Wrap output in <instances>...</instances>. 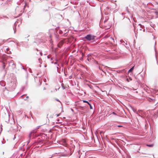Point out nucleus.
Masks as SVG:
<instances>
[{
    "label": "nucleus",
    "instance_id": "nucleus-1",
    "mask_svg": "<svg viewBox=\"0 0 158 158\" xmlns=\"http://www.w3.org/2000/svg\"><path fill=\"white\" fill-rule=\"evenodd\" d=\"M95 36L91 35H87L85 37V38L88 41H90L94 39Z\"/></svg>",
    "mask_w": 158,
    "mask_h": 158
},
{
    "label": "nucleus",
    "instance_id": "nucleus-2",
    "mask_svg": "<svg viewBox=\"0 0 158 158\" xmlns=\"http://www.w3.org/2000/svg\"><path fill=\"white\" fill-rule=\"evenodd\" d=\"M17 25V22H16L15 23L14 27L13 28V29H14V33H15V32H16V30H15V28H16V26Z\"/></svg>",
    "mask_w": 158,
    "mask_h": 158
},
{
    "label": "nucleus",
    "instance_id": "nucleus-3",
    "mask_svg": "<svg viewBox=\"0 0 158 158\" xmlns=\"http://www.w3.org/2000/svg\"><path fill=\"white\" fill-rule=\"evenodd\" d=\"M134 68V66H133L130 69H129V70L128 72H132Z\"/></svg>",
    "mask_w": 158,
    "mask_h": 158
},
{
    "label": "nucleus",
    "instance_id": "nucleus-4",
    "mask_svg": "<svg viewBox=\"0 0 158 158\" xmlns=\"http://www.w3.org/2000/svg\"><path fill=\"white\" fill-rule=\"evenodd\" d=\"M83 102H85V103H87L88 104V103H89L88 101H85V100H83Z\"/></svg>",
    "mask_w": 158,
    "mask_h": 158
},
{
    "label": "nucleus",
    "instance_id": "nucleus-5",
    "mask_svg": "<svg viewBox=\"0 0 158 158\" xmlns=\"http://www.w3.org/2000/svg\"><path fill=\"white\" fill-rule=\"evenodd\" d=\"M142 112V111L141 110L138 111L137 113L138 114L140 113L141 112Z\"/></svg>",
    "mask_w": 158,
    "mask_h": 158
},
{
    "label": "nucleus",
    "instance_id": "nucleus-6",
    "mask_svg": "<svg viewBox=\"0 0 158 158\" xmlns=\"http://www.w3.org/2000/svg\"><path fill=\"white\" fill-rule=\"evenodd\" d=\"M88 104L90 106V109H92V106H91V105L89 103H88Z\"/></svg>",
    "mask_w": 158,
    "mask_h": 158
},
{
    "label": "nucleus",
    "instance_id": "nucleus-7",
    "mask_svg": "<svg viewBox=\"0 0 158 158\" xmlns=\"http://www.w3.org/2000/svg\"><path fill=\"white\" fill-rule=\"evenodd\" d=\"M153 145L151 144V145H147V146L149 147H152V146Z\"/></svg>",
    "mask_w": 158,
    "mask_h": 158
},
{
    "label": "nucleus",
    "instance_id": "nucleus-8",
    "mask_svg": "<svg viewBox=\"0 0 158 158\" xmlns=\"http://www.w3.org/2000/svg\"><path fill=\"white\" fill-rule=\"evenodd\" d=\"M62 88L63 89H65V87L63 85L62 86Z\"/></svg>",
    "mask_w": 158,
    "mask_h": 158
},
{
    "label": "nucleus",
    "instance_id": "nucleus-9",
    "mask_svg": "<svg viewBox=\"0 0 158 158\" xmlns=\"http://www.w3.org/2000/svg\"><path fill=\"white\" fill-rule=\"evenodd\" d=\"M28 98V96H27L26 97V99H24V98H23V99H24V100H26V99L27 98Z\"/></svg>",
    "mask_w": 158,
    "mask_h": 158
},
{
    "label": "nucleus",
    "instance_id": "nucleus-10",
    "mask_svg": "<svg viewBox=\"0 0 158 158\" xmlns=\"http://www.w3.org/2000/svg\"><path fill=\"white\" fill-rule=\"evenodd\" d=\"M118 127H122V126H121V125H118Z\"/></svg>",
    "mask_w": 158,
    "mask_h": 158
},
{
    "label": "nucleus",
    "instance_id": "nucleus-11",
    "mask_svg": "<svg viewBox=\"0 0 158 158\" xmlns=\"http://www.w3.org/2000/svg\"><path fill=\"white\" fill-rule=\"evenodd\" d=\"M59 116V114H58L57 115V117H58Z\"/></svg>",
    "mask_w": 158,
    "mask_h": 158
},
{
    "label": "nucleus",
    "instance_id": "nucleus-12",
    "mask_svg": "<svg viewBox=\"0 0 158 158\" xmlns=\"http://www.w3.org/2000/svg\"><path fill=\"white\" fill-rule=\"evenodd\" d=\"M40 55L41 56L42 55V53L40 52Z\"/></svg>",
    "mask_w": 158,
    "mask_h": 158
},
{
    "label": "nucleus",
    "instance_id": "nucleus-13",
    "mask_svg": "<svg viewBox=\"0 0 158 158\" xmlns=\"http://www.w3.org/2000/svg\"><path fill=\"white\" fill-rule=\"evenodd\" d=\"M113 114H115V113L114 112H113Z\"/></svg>",
    "mask_w": 158,
    "mask_h": 158
},
{
    "label": "nucleus",
    "instance_id": "nucleus-14",
    "mask_svg": "<svg viewBox=\"0 0 158 158\" xmlns=\"http://www.w3.org/2000/svg\"><path fill=\"white\" fill-rule=\"evenodd\" d=\"M5 68V65H4V66H3V68L4 69Z\"/></svg>",
    "mask_w": 158,
    "mask_h": 158
},
{
    "label": "nucleus",
    "instance_id": "nucleus-15",
    "mask_svg": "<svg viewBox=\"0 0 158 158\" xmlns=\"http://www.w3.org/2000/svg\"><path fill=\"white\" fill-rule=\"evenodd\" d=\"M56 100L58 101H59L58 100L56 99Z\"/></svg>",
    "mask_w": 158,
    "mask_h": 158
},
{
    "label": "nucleus",
    "instance_id": "nucleus-16",
    "mask_svg": "<svg viewBox=\"0 0 158 158\" xmlns=\"http://www.w3.org/2000/svg\"><path fill=\"white\" fill-rule=\"evenodd\" d=\"M111 39L113 40H114V39H112V38H111Z\"/></svg>",
    "mask_w": 158,
    "mask_h": 158
},
{
    "label": "nucleus",
    "instance_id": "nucleus-17",
    "mask_svg": "<svg viewBox=\"0 0 158 158\" xmlns=\"http://www.w3.org/2000/svg\"><path fill=\"white\" fill-rule=\"evenodd\" d=\"M45 89V88H44V89Z\"/></svg>",
    "mask_w": 158,
    "mask_h": 158
},
{
    "label": "nucleus",
    "instance_id": "nucleus-18",
    "mask_svg": "<svg viewBox=\"0 0 158 158\" xmlns=\"http://www.w3.org/2000/svg\"><path fill=\"white\" fill-rule=\"evenodd\" d=\"M106 21H104V23H105V22H106Z\"/></svg>",
    "mask_w": 158,
    "mask_h": 158
}]
</instances>
